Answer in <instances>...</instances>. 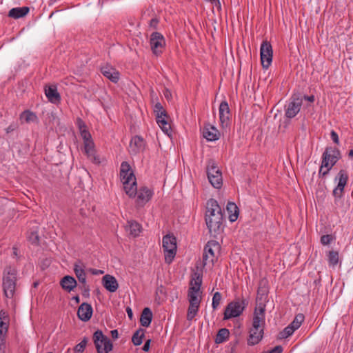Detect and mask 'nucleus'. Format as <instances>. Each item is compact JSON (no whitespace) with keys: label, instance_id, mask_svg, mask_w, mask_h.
<instances>
[{"label":"nucleus","instance_id":"obj_1","mask_svg":"<svg viewBox=\"0 0 353 353\" xmlns=\"http://www.w3.org/2000/svg\"><path fill=\"white\" fill-rule=\"evenodd\" d=\"M120 178L126 194L130 197H135L137 195L136 202L138 205L143 206L150 200L153 192L145 186L137 190L136 177L131 170L129 163L126 161L121 163Z\"/></svg>","mask_w":353,"mask_h":353},{"label":"nucleus","instance_id":"obj_2","mask_svg":"<svg viewBox=\"0 0 353 353\" xmlns=\"http://www.w3.org/2000/svg\"><path fill=\"white\" fill-rule=\"evenodd\" d=\"M223 214L218 202L210 199L206 203L205 222L212 236L216 238L223 231Z\"/></svg>","mask_w":353,"mask_h":353},{"label":"nucleus","instance_id":"obj_3","mask_svg":"<svg viewBox=\"0 0 353 353\" xmlns=\"http://www.w3.org/2000/svg\"><path fill=\"white\" fill-rule=\"evenodd\" d=\"M92 339L97 353H109L112 350V343L107 336L103 334L101 330L95 331Z\"/></svg>","mask_w":353,"mask_h":353},{"label":"nucleus","instance_id":"obj_4","mask_svg":"<svg viewBox=\"0 0 353 353\" xmlns=\"http://www.w3.org/2000/svg\"><path fill=\"white\" fill-rule=\"evenodd\" d=\"M207 175L209 182L214 188H220L223 184L222 173L215 161L210 159L207 165Z\"/></svg>","mask_w":353,"mask_h":353},{"label":"nucleus","instance_id":"obj_5","mask_svg":"<svg viewBox=\"0 0 353 353\" xmlns=\"http://www.w3.org/2000/svg\"><path fill=\"white\" fill-rule=\"evenodd\" d=\"M265 323H259L257 318L252 319V326L249 331L248 345L250 346L258 344L263 338Z\"/></svg>","mask_w":353,"mask_h":353},{"label":"nucleus","instance_id":"obj_6","mask_svg":"<svg viewBox=\"0 0 353 353\" xmlns=\"http://www.w3.org/2000/svg\"><path fill=\"white\" fill-rule=\"evenodd\" d=\"M162 244L165 263L172 262L176 252V241L174 236L167 234L163 237Z\"/></svg>","mask_w":353,"mask_h":353},{"label":"nucleus","instance_id":"obj_7","mask_svg":"<svg viewBox=\"0 0 353 353\" xmlns=\"http://www.w3.org/2000/svg\"><path fill=\"white\" fill-rule=\"evenodd\" d=\"M248 304L245 299L234 301L228 304L224 312V319H230L239 316Z\"/></svg>","mask_w":353,"mask_h":353},{"label":"nucleus","instance_id":"obj_8","mask_svg":"<svg viewBox=\"0 0 353 353\" xmlns=\"http://www.w3.org/2000/svg\"><path fill=\"white\" fill-rule=\"evenodd\" d=\"M303 104V98L299 94H293L285 105V116L292 119L300 112Z\"/></svg>","mask_w":353,"mask_h":353},{"label":"nucleus","instance_id":"obj_9","mask_svg":"<svg viewBox=\"0 0 353 353\" xmlns=\"http://www.w3.org/2000/svg\"><path fill=\"white\" fill-rule=\"evenodd\" d=\"M348 174L345 170L341 169L334 178V182H337V185L334 188L332 194L334 196L335 203L340 199L344 192L345 186L348 181Z\"/></svg>","mask_w":353,"mask_h":353},{"label":"nucleus","instance_id":"obj_10","mask_svg":"<svg viewBox=\"0 0 353 353\" xmlns=\"http://www.w3.org/2000/svg\"><path fill=\"white\" fill-rule=\"evenodd\" d=\"M341 158L340 150L336 147H326L321 157L323 166L332 168Z\"/></svg>","mask_w":353,"mask_h":353},{"label":"nucleus","instance_id":"obj_11","mask_svg":"<svg viewBox=\"0 0 353 353\" xmlns=\"http://www.w3.org/2000/svg\"><path fill=\"white\" fill-rule=\"evenodd\" d=\"M219 249V243L216 241H210L205 245L204 248V252L203 254V266L208 265H213L214 259L216 258L215 251H218Z\"/></svg>","mask_w":353,"mask_h":353},{"label":"nucleus","instance_id":"obj_12","mask_svg":"<svg viewBox=\"0 0 353 353\" xmlns=\"http://www.w3.org/2000/svg\"><path fill=\"white\" fill-rule=\"evenodd\" d=\"M3 291L7 298H12L15 292L16 276L14 270H9L3 276Z\"/></svg>","mask_w":353,"mask_h":353},{"label":"nucleus","instance_id":"obj_13","mask_svg":"<svg viewBox=\"0 0 353 353\" xmlns=\"http://www.w3.org/2000/svg\"><path fill=\"white\" fill-rule=\"evenodd\" d=\"M150 45L152 52L159 56L163 52L165 45V41L163 36L158 32L152 33L150 39Z\"/></svg>","mask_w":353,"mask_h":353},{"label":"nucleus","instance_id":"obj_14","mask_svg":"<svg viewBox=\"0 0 353 353\" xmlns=\"http://www.w3.org/2000/svg\"><path fill=\"white\" fill-rule=\"evenodd\" d=\"M261 61L264 68H268L272 61L273 51L270 42L263 41L260 49Z\"/></svg>","mask_w":353,"mask_h":353},{"label":"nucleus","instance_id":"obj_15","mask_svg":"<svg viewBox=\"0 0 353 353\" xmlns=\"http://www.w3.org/2000/svg\"><path fill=\"white\" fill-rule=\"evenodd\" d=\"M219 120L222 128H227L230 124L231 117L228 103L226 101H223L219 105Z\"/></svg>","mask_w":353,"mask_h":353},{"label":"nucleus","instance_id":"obj_16","mask_svg":"<svg viewBox=\"0 0 353 353\" xmlns=\"http://www.w3.org/2000/svg\"><path fill=\"white\" fill-rule=\"evenodd\" d=\"M101 72L107 79L113 83H117L119 79V72L110 64H105L101 67Z\"/></svg>","mask_w":353,"mask_h":353},{"label":"nucleus","instance_id":"obj_17","mask_svg":"<svg viewBox=\"0 0 353 353\" xmlns=\"http://www.w3.org/2000/svg\"><path fill=\"white\" fill-rule=\"evenodd\" d=\"M145 148V141L141 137H134L130 143V153L132 155H136L138 153L143 151Z\"/></svg>","mask_w":353,"mask_h":353},{"label":"nucleus","instance_id":"obj_18","mask_svg":"<svg viewBox=\"0 0 353 353\" xmlns=\"http://www.w3.org/2000/svg\"><path fill=\"white\" fill-rule=\"evenodd\" d=\"M202 281H203L202 274L200 272H194L191 277L188 292L202 293L201 292V286L202 285Z\"/></svg>","mask_w":353,"mask_h":353},{"label":"nucleus","instance_id":"obj_19","mask_svg":"<svg viewBox=\"0 0 353 353\" xmlns=\"http://www.w3.org/2000/svg\"><path fill=\"white\" fill-rule=\"evenodd\" d=\"M92 312L93 310L91 305L83 303L78 309L77 316L80 320L86 322L92 317Z\"/></svg>","mask_w":353,"mask_h":353},{"label":"nucleus","instance_id":"obj_20","mask_svg":"<svg viewBox=\"0 0 353 353\" xmlns=\"http://www.w3.org/2000/svg\"><path fill=\"white\" fill-rule=\"evenodd\" d=\"M103 287L110 292H114L119 288V284L114 276L106 274L102 278Z\"/></svg>","mask_w":353,"mask_h":353},{"label":"nucleus","instance_id":"obj_21","mask_svg":"<svg viewBox=\"0 0 353 353\" xmlns=\"http://www.w3.org/2000/svg\"><path fill=\"white\" fill-rule=\"evenodd\" d=\"M45 94L48 101L54 104H57L61 101V96L55 85L46 86Z\"/></svg>","mask_w":353,"mask_h":353},{"label":"nucleus","instance_id":"obj_22","mask_svg":"<svg viewBox=\"0 0 353 353\" xmlns=\"http://www.w3.org/2000/svg\"><path fill=\"white\" fill-rule=\"evenodd\" d=\"M84 153L86 154L88 159L92 163L99 164L100 160L99 157L96 154L94 142L84 143Z\"/></svg>","mask_w":353,"mask_h":353},{"label":"nucleus","instance_id":"obj_23","mask_svg":"<svg viewBox=\"0 0 353 353\" xmlns=\"http://www.w3.org/2000/svg\"><path fill=\"white\" fill-rule=\"evenodd\" d=\"M203 137L210 141H216L220 137L219 131L213 125H208L203 129Z\"/></svg>","mask_w":353,"mask_h":353},{"label":"nucleus","instance_id":"obj_24","mask_svg":"<svg viewBox=\"0 0 353 353\" xmlns=\"http://www.w3.org/2000/svg\"><path fill=\"white\" fill-rule=\"evenodd\" d=\"M77 283L75 279L72 276H65L61 280V285L63 289L68 292H71L77 286Z\"/></svg>","mask_w":353,"mask_h":353},{"label":"nucleus","instance_id":"obj_25","mask_svg":"<svg viewBox=\"0 0 353 353\" xmlns=\"http://www.w3.org/2000/svg\"><path fill=\"white\" fill-rule=\"evenodd\" d=\"M168 118V114L166 112L165 113H157L156 116V119L158 125L162 129V130L166 134L170 130V125L168 123L166 119Z\"/></svg>","mask_w":353,"mask_h":353},{"label":"nucleus","instance_id":"obj_26","mask_svg":"<svg viewBox=\"0 0 353 353\" xmlns=\"http://www.w3.org/2000/svg\"><path fill=\"white\" fill-rule=\"evenodd\" d=\"M74 272L81 283L86 282V274L84 270V265L80 261L74 263Z\"/></svg>","mask_w":353,"mask_h":353},{"label":"nucleus","instance_id":"obj_27","mask_svg":"<svg viewBox=\"0 0 353 353\" xmlns=\"http://www.w3.org/2000/svg\"><path fill=\"white\" fill-rule=\"evenodd\" d=\"M29 11L30 8L27 6L13 8L9 11L8 16L14 19H19L25 17Z\"/></svg>","mask_w":353,"mask_h":353},{"label":"nucleus","instance_id":"obj_28","mask_svg":"<svg viewBox=\"0 0 353 353\" xmlns=\"http://www.w3.org/2000/svg\"><path fill=\"white\" fill-rule=\"evenodd\" d=\"M152 319V312L149 307H145L141 314L140 323L143 327H148L150 326Z\"/></svg>","mask_w":353,"mask_h":353},{"label":"nucleus","instance_id":"obj_29","mask_svg":"<svg viewBox=\"0 0 353 353\" xmlns=\"http://www.w3.org/2000/svg\"><path fill=\"white\" fill-rule=\"evenodd\" d=\"M226 210L228 212V217L231 222L235 221L239 216V208L234 203L229 202L227 204Z\"/></svg>","mask_w":353,"mask_h":353},{"label":"nucleus","instance_id":"obj_30","mask_svg":"<svg viewBox=\"0 0 353 353\" xmlns=\"http://www.w3.org/2000/svg\"><path fill=\"white\" fill-rule=\"evenodd\" d=\"M141 225L139 223L134 221H130L128 222L127 230L129 231L130 234L133 236H137L141 232Z\"/></svg>","mask_w":353,"mask_h":353},{"label":"nucleus","instance_id":"obj_31","mask_svg":"<svg viewBox=\"0 0 353 353\" xmlns=\"http://www.w3.org/2000/svg\"><path fill=\"white\" fill-rule=\"evenodd\" d=\"M188 298L190 305L199 306L201 301V293L188 292Z\"/></svg>","mask_w":353,"mask_h":353},{"label":"nucleus","instance_id":"obj_32","mask_svg":"<svg viewBox=\"0 0 353 353\" xmlns=\"http://www.w3.org/2000/svg\"><path fill=\"white\" fill-rule=\"evenodd\" d=\"M229 330L226 328H221L219 330L216 338L215 343L217 344L222 343L225 341L229 337Z\"/></svg>","mask_w":353,"mask_h":353},{"label":"nucleus","instance_id":"obj_33","mask_svg":"<svg viewBox=\"0 0 353 353\" xmlns=\"http://www.w3.org/2000/svg\"><path fill=\"white\" fill-rule=\"evenodd\" d=\"M265 306L264 305H260L259 307H256L253 315V319L257 318L259 323H265Z\"/></svg>","mask_w":353,"mask_h":353},{"label":"nucleus","instance_id":"obj_34","mask_svg":"<svg viewBox=\"0 0 353 353\" xmlns=\"http://www.w3.org/2000/svg\"><path fill=\"white\" fill-rule=\"evenodd\" d=\"M21 120L26 122H34L37 119V115L30 110L23 111L20 115Z\"/></svg>","mask_w":353,"mask_h":353},{"label":"nucleus","instance_id":"obj_35","mask_svg":"<svg viewBox=\"0 0 353 353\" xmlns=\"http://www.w3.org/2000/svg\"><path fill=\"white\" fill-rule=\"evenodd\" d=\"M143 336H144V330L140 328L139 330H137L134 333V334L132 337V342L136 346L140 345L143 342Z\"/></svg>","mask_w":353,"mask_h":353},{"label":"nucleus","instance_id":"obj_36","mask_svg":"<svg viewBox=\"0 0 353 353\" xmlns=\"http://www.w3.org/2000/svg\"><path fill=\"white\" fill-rule=\"evenodd\" d=\"M328 263L330 265L335 266L339 262V252L331 250L327 254Z\"/></svg>","mask_w":353,"mask_h":353},{"label":"nucleus","instance_id":"obj_37","mask_svg":"<svg viewBox=\"0 0 353 353\" xmlns=\"http://www.w3.org/2000/svg\"><path fill=\"white\" fill-rule=\"evenodd\" d=\"M199 308V306L189 304L187 313V319L188 321H192L198 313Z\"/></svg>","mask_w":353,"mask_h":353},{"label":"nucleus","instance_id":"obj_38","mask_svg":"<svg viewBox=\"0 0 353 353\" xmlns=\"http://www.w3.org/2000/svg\"><path fill=\"white\" fill-rule=\"evenodd\" d=\"M303 321L304 315L303 314H298L290 325L296 330L300 327Z\"/></svg>","mask_w":353,"mask_h":353},{"label":"nucleus","instance_id":"obj_39","mask_svg":"<svg viewBox=\"0 0 353 353\" xmlns=\"http://www.w3.org/2000/svg\"><path fill=\"white\" fill-rule=\"evenodd\" d=\"M295 330L290 324L285 327L282 332H280L281 339H286L294 332Z\"/></svg>","mask_w":353,"mask_h":353},{"label":"nucleus","instance_id":"obj_40","mask_svg":"<svg viewBox=\"0 0 353 353\" xmlns=\"http://www.w3.org/2000/svg\"><path fill=\"white\" fill-rule=\"evenodd\" d=\"M222 299V295L220 292H216L214 294L212 297V307L214 310L217 309L219 307L220 302Z\"/></svg>","mask_w":353,"mask_h":353},{"label":"nucleus","instance_id":"obj_41","mask_svg":"<svg viewBox=\"0 0 353 353\" xmlns=\"http://www.w3.org/2000/svg\"><path fill=\"white\" fill-rule=\"evenodd\" d=\"M87 342V338H84L79 343L76 345L74 347V351L75 353H83L86 347Z\"/></svg>","mask_w":353,"mask_h":353},{"label":"nucleus","instance_id":"obj_42","mask_svg":"<svg viewBox=\"0 0 353 353\" xmlns=\"http://www.w3.org/2000/svg\"><path fill=\"white\" fill-rule=\"evenodd\" d=\"M80 134L83 140V144L93 141L90 133L85 128H83V130H81Z\"/></svg>","mask_w":353,"mask_h":353},{"label":"nucleus","instance_id":"obj_43","mask_svg":"<svg viewBox=\"0 0 353 353\" xmlns=\"http://www.w3.org/2000/svg\"><path fill=\"white\" fill-rule=\"evenodd\" d=\"M28 240L32 244H38L39 241V236L37 231H32L28 234Z\"/></svg>","mask_w":353,"mask_h":353},{"label":"nucleus","instance_id":"obj_44","mask_svg":"<svg viewBox=\"0 0 353 353\" xmlns=\"http://www.w3.org/2000/svg\"><path fill=\"white\" fill-rule=\"evenodd\" d=\"M332 168L330 167H325L323 166V163H321V165L320 166L319 170V176L320 178H324L325 176H327L330 171L332 170Z\"/></svg>","mask_w":353,"mask_h":353},{"label":"nucleus","instance_id":"obj_45","mask_svg":"<svg viewBox=\"0 0 353 353\" xmlns=\"http://www.w3.org/2000/svg\"><path fill=\"white\" fill-rule=\"evenodd\" d=\"M82 285H81L79 288L82 290V295L84 297H89L90 296V287L87 285L86 282L84 283H81Z\"/></svg>","mask_w":353,"mask_h":353},{"label":"nucleus","instance_id":"obj_46","mask_svg":"<svg viewBox=\"0 0 353 353\" xmlns=\"http://www.w3.org/2000/svg\"><path fill=\"white\" fill-rule=\"evenodd\" d=\"M332 241V235H330V234L323 235L321 237V243L324 245H329Z\"/></svg>","mask_w":353,"mask_h":353},{"label":"nucleus","instance_id":"obj_47","mask_svg":"<svg viewBox=\"0 0 353 353\" xmlns=\"http://www.w3.org/2000/svg\"><path fill=\"white\" fill-rule=\"evenodd\" d=\"M154 112L157 115V113H165L166 111L163 109L162 105L160 103H157L154 105Z\"/></svg>","mask_w":353,"mask_h":353},{"label":"nucleus","instance_id":"obj_48","mask_svg":"<svg viewBox=\"0 0 353 353\" xmlns=\"http://www.w3.org/2000/svg\"><path fill=\"white\" fill-rule=\"evenodd\" d=\"M330 137L334 143H335L337 145L339 144V138L338 134L335 131H334V130L331 131Z\"/></svg>","mask_w":353,"mask_h":353},{"label":"nucleus","instance_id":"obj_49","mask_svg":"<svg viewBox=\"0 0 353 353\" xmlns=\"http://www.w3.org/2000/svg\"><path fill=\"white\" fill-rule=\"evenodd\" d=\"M6 334L3 333V330L0 329V350L5 347V335Z\"/></svg>","mask_w":353,"mask_h":353},{"label":"nucleus","instance_id":"obj_50","mask_svg":"<svg viewBox=\"0 0 353 353\" xmlns=\"http://www.w3.org/2000/svg\"><path fill=\"white\" fill-rule=\"evenodd\" d=\"M283 347L281 345H276L274 348H272L271 350L268 352H264L263 353H282L283 352Z\"/></svg>","mask_w":353,"mask_h":353},{"label":"nucleus","instance_id":"obj_51","mask_svg":"<svg viewBox=\"0 0 353 353\" xmlns=\"http://www.w3.org/2000/svg\"><path fill=\"white\" fill-rule=\"evenodd\" d=\"M17 128V124L15 123H12L6 129V132L7 134L10 133L14 131Z\"/></svg>","mask_w":353,"mask_h":353},{"label":"nucleus","instance_id":"obj_52","mask_svg":"<svg viewBox=\"0 0 353 353\" xmlns=\"http://www.w3.org/2000/svg\"><path fill=\"white\" fill-rule=\"evenodd\" d=\"M77 125L80 132H81V130H83V128L86 129V125L85 123L81 119H77Z\"/></svg>","mask_w":353,"mask_h":353},{"label":"nucleus","instance_id":"obj_53","mask_svg":"<svg viewBox=\"0 0 353 353\" xmlns=\"http://www.w3.org/2000/svg\"><path fill=\"white\" fill-rule=\"evenodd\" d=\"M0 329L3 330V333L6 334L8 332V325L3 320H0Z\"/></svg>","mask_w":353,"mask_h":353},{"label":"nucleus","instance_id":"obj_54","mask_svg":"<svg viewBox=\"0 0 353 353\" xmlns=\"http://www.w3.org/2000/svg\"><path fill=\"white\" fill-rule=\"evenodd\" d=\"M150 341H151L150 339H148V340H147L145 342V343H144V345H143V346L142 347V350L144 352H148L149 351L150 347Z\"/></svg>","mask_w":353,"mask_h":353},{"label":"nucleus","instance_id":"obj_55","mask_svg":"<svg viewBox=\"0 0 353 353\" xmlns=\"http://www.w3.org/2000/svg\"><path fill=\"white\" fill-rule=\"evenodd\" d=\"M158 23L159 20L157 18H154L150 20V25L151 27L156 28Z\"/></svg>","mask_w":353,"mask_h":353},{"label":"nucleus","instance_id":"obj_56","mask_svg":"<svg viewBox=\"0 0 353 353\" xmlns=\"http://www.w3.org/2000/svg\"><path fill=\"white\" fill-rule=\"evenodd\" d=\"M303 99H304L305 100L309 101V102H314V95H310V96H306L305 95L303 97H302Z\"/></svg>","mask_w":353,"mask_h":353},{"label":"nucleus","instance_id":"obj_57","mask_svg":"<svg viewBox=\"0 0 353 353\" xmlns=\"http://www.w3.org/2000/svg\"><path fill=\"white\" fill-rule=\"evenodd\" d=\"M110 333H111V336L112 337V339H117L118 338L119 332H118L117 330H111Z\"/></svg>","mask_w":353,"mask_h":353},{"label":"nucleus","instance_id":"obj_58","mask_svg":"<svg viewBox=\"0 0 353 353\" xmlns=\"http://www.w3.org/2000/svg\"><path fill=\"white\" fill-rule=\"evenodd\" d=\"M126 312L128 314V316L129 319H132V318H133V312H132V309L130 307H128L126 308Z\"/></svg>","mask_w":353,"mask_h":353},{"label":"nucleus","instance_id":"obj_59","mask_svg":"<svg viewBox=\"0 0 353 353\" xmlns=\"http://www.w3.org/2000/svg\"><path fill=\"white\" fill-rule=\"evenodd\" d=\"M91 271H92V273L95 275L96 274H102L103 273V271L100 270L92 269Z\"/></svg>","mask_w":353,"mask_h":353},{"label":"nucleus","instance_id":"obj_60","mask_svg":"<svg viewBox=\"0 0 353 353\" xmlns=\"http://www.w3.org/2000/svg\"><path fill=\"white\" fill-rule=\"evenodd\" d=\"M7 318V316L6 315V313L5 312H3V310H1L0 311V320H3V319H6Z\"/></svg>","mask_w":353,"mask_h":353},{"label":"nucleus","instance_id":"obj_61","mask_svg":"<svg viewBox=\"0 0 353 353\" xmlns=\"http://www.w3.org/2000/svg\"><path fill=\"white\" fill-rule=\"evenodd\" d=\"M72 299L74 300L77 303H79L80 302V299L78 295L74 296Z\"/></svg>","mask_w":353,"mask_h":353},{"label":"nucleus","instance_id":"obj_62","mask_svg":"<svg viewBox=\"0 0 353 353\" xmlns=\"http://www.w3.org/2000/svg\"><path fill=\"white\" fill-rule=\"evenodd\" d=\"M348 157L351 159L353 158V150H350L348 152Z\"/></svg>","mask_w":353,"mask_h":353},{"label":"nucleus","instance_id":"obj_63","mask_svg":"<svg viewBox=\"0 0 353 353\" xmlns=\"http://www.w3.org/2000/svg\"><path fill=\"white\" fill-rule=\"evenodd\" d=\"M164 94H165V97L166 98H168L169 97V94H170L169 91L166 90L165 92L164 93Z\"/></svg>","mask_w":353,"mask_h":353},{"label":"nucleus","instance_id":"obj_64","mask_svg":"<svg viewBox=\"0 0 353 353\" xmlns=\"http://www.w3.org/2000/svg\"><path fill=\"white\" fill-rule=\"evenodd\" d=\"M12 250H13V254H14V255H17V249L16 248H14H14H12Z\"/></svg>","mask_w":353,"mask_h":353}]
</instances>
